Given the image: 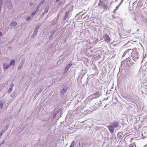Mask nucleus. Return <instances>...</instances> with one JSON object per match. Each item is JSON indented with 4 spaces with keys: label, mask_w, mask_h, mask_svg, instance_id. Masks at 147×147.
Instances as JSON below:
<instances>
[{
    "label": "nucleus",
    "mask_w": 147,
    "mask_h": 147,
    "mask_svg": "<svg viewBox=\"0 0 147 147\" xmlns=\"http://www.w3.org/2000/svg\"><path fill=\"white\" fill-rule=\"evenodd\" d=\"M102 95V93L101 92H99L98 91H96L94 94H93V96H94L96 97H99Z\"/></svg>",
    "instance_id": "8"
},
{
    "label": "nucleus",
    "mask_w": 147,
    "mask_h": 147,
    "mask_svg": "<svg viewBox=\"0 0 147 147\" xmlns=\"http://www.w3.org/2000/svg\"><path fill=\"white\" fill-rule=\"evenodd\" d=\"M92 75H93V76H95V75H94V74Z\"/></svg>",
    "instance_id": "52"
},
{
    "label": "nucleus",
    "mask_w": 147,
    "mask_h": 147,
    "mask_svg": "<svg viewBox=\"0 0 147 147\" xmlns=\"http://www.w3.org/2000/svg\"><path fill=\"white\" fill-rule=\"evenodd\" d=\"M128 147H136L135 144L134 143L130 144Z\"/></svg>",
    "instance_id": "23"
},
{
    "label": "nucleus",
    "mask_w": 147,
    "mask_h": 147,
    "mask_svg": "<svg viewBox=\"0 0 147 147\" xmlns=\"http://www.w3.org/2000/svg\"><path fill=\"white\" fill-rule=\"evenodd\" d=\"M102 4V2L101 0H100L98 4V6H100Z\"/></svg>",
    "instance_id": "32"
},
{
    "label": "nucleus",
    "mask_w": 147,
    "mask_h": 147,
    "mask_svg": "<svg viewBox=\"0 0 147 147\" xmlns=\"http://www.w3.org/2000/svg\"><path fill=\"white\" fill-rule=\"evenodd\" d=\"M136 3V1H135L134 2V3L133 4H135V3Z\"/></svg>",
    "instance_id": "50"
},
{
    "label": "nucleus",
    "mask_w": 147,
    "mask_h": 147,
    "mask_svg": "<svg viewBox=\"0 0 147 147\" xmlns=\"http://www.w3.org/2000/svg\"><path fill=\"white\" fill-rule=\"evenodd\" d=\"M128 57V55H127V57Z\"/></svg>",
    "instance_id": "57"
},
{
    "label": "nucleus",
    "mask_w": 147,
    "mask_h": 147,
    "mask_svg": "<svg viewBox=\"0 0 147 147\" xmlns=\"http://www.w3.org/2000/svg\"><path fill=\"white\" fill-rule=\"evenodd\" d=\"M94 108L95 109L94 110H96V109H97V107L95 106H94Z\"/></svg>",
    "instance_id": "46"
},
{
    "label": "nucleus",
    "mask_w": 147,
    "mask_h": 147,
    "mask_svg": "<svg viewBox=\"0 0 147 147\" xmlns=\"http://www.w3.org/2000/svg\"><path fill=\"white\" fill-rule=\"evenodd\" d=\"M119 122L117 121H114L113 123H112V124L113 127L114 128H116L118 127L119 125Z\"/></svg>",
    "instance_id": "10"
},
{
    "label": "nucleus",
    "mask_w": 147,
    "mask_h": 147,
    "mask_svg": "<svg viewBox=\"0 0 147 147\" xmlns=\"http://www.w3.org/2000/svg\"><path fill=\"white\" fill-rule=\"evenodd\" d=\"M55 32V30H53L50 33V34L49 36V38L50 39H51L52 38V36Z\"/></svg>",
    "instance_id": "18"
},
{
    "label": "nucleus",
    "mask_w": 147,
    "mask_h": 147,
    "mask_svg": "<svg viewBox=\"0 0 147 147\" xmlns=\"http://www.w3.org/2000/svg\"><path fill=\"white\" fill-rule=\"evenodd\" d=\"M146 63L147 64V61H146Z\"/></svg>",
    "instance_id": "54"
},
{
    "label": "nucleus",
    "mask_w": 147,
    "mask_h": 147,
    "mask_svg": "<svg viewBox=\"0 0 147 147\" xmlns=\"http://www.w3.org/2000/svg\"><path fill=\"white\" fill-rule=\"evenodd\" d=\"M98 105L99 106H100L102 104V102L101 101H99V102L98 103Z\"/></svg>",
    "instance_id": "40"
},
{
    "label": "nucleus",
    "mask_w": 147,
    "mask_h": 147,
    "mask_svg": "<svg viewBox=\"0 0 147 147\" xmlns=\"http://www.w3.org/2000/svg\"><path fill=\"white\" fill-rule=\"evenodd\" d=\"M15 94H16V93L15 92H13L12 93V94L14 96L15 95Z\"/></svg>",
    "instance_id": "44"
},
{
    "label": "nucleus",
    "mask_w": 147,
    "mask_h": 147,
    "mask_svg": "<svg viewBox=\"0 0 147 147\" xmlns=\"http://www.w3.org/2000/svg\"><path fill=\"white\" fill-rule=\"evenodd\" d=\"M2 34V33L1 32H0V36H1Z\"/></svg>",
    "instance_id": "48"
},
{
    "label": "nucleus",
    "mask_w": 147,
    "mask_h": 147,
    "mask_svg": "<svg viewBox=\"0 0 147 147\" xmlns=\"http://www.w3.org/2000/svg\"><path fill=\"white\" fill-rule=\"evenodd\" d=\"M107 127L108 129L110 132L111 134L113 133V132L114 129V128L113 127L112 125H109L107 126Z\"/></svg>",
    "instance_id": "4"
},
{
    "label": "nucleus",
    "mask_w": 147,
    "mask_h": 147,
    "mask_svg": "<svg viewBox=\"0 0 147 147\" xmlns=\"http://www.w3.org/2000/svg\"><path fill=\"white\" fill-rule=\"evenodd\" d=\"M89 98H90L91 100H92L94 99L97 98V97H96L94 96H93V94L90 95L89 96Z\"/></svg>",
    "instance_id": "21"
},
{
    "label": "nucleus",
    "mask_w": 147,
    "mask_h": 147,
    "mask_svg": "<svg viewBox=\"0 0 147 147\" xmlns=\"http://www.w3.org/2000/svg\"><path fill=\"white\" fill-rule=\"evenodd\" d=\"M132 50V51H130V53H131V56L133 60L136 61V60L138 58V53L136 48H134Z\"/></svg>",
    "instance_id": "2"
},
{
    "label": "nucleus",
    "mask_w": 147,
    "mask_h": 147,
    "mask_svg": "<svg viewBox=\"0 0 147 147\" xmlns=\"http://www.w3.org/2000/svg\"><path fill=\"white\" fill-rule=\"evenodd\" d=\"M68 90V88L67 86H65L64 87L60 92V94L63 95L66 93Z\"/></svg>",
    "instance_id": "5"
},
{
    "label": "nucleus",
    "mask_w": 147,
    "mask_h": 147,
    "mask_svg": "<svg viewBox=\"0 0 147 147\" xmlns=\"http://www.w3.org/2000/svg\"><path fill=\"white\" fill-rule=\"evenodd\" d=\"M6 130L4 129L2 130L1 131V132H2V133H4Z\"/></svg>",
    "instance_id": "39"
},
{
    "label": "nucleus",
    "mask_w": 147,
    "mask_h": 147,
    "mask_svg": "<svg viewBox=\"0 0 147 147\" xmlns=\"http://www.w3.org/2000/svg\"><path fill=\"white\" fill-rule=\"evenodd\" d=\"M10 67L9 65L7 64L6 63H4L3 64V68L4 71H5Z\"/></svg>",
    "instance_id": "13"
},
{
    "label": "nucleus",
    "mask_w": 147,
    "mask_h": 147,
    "mask_svg": "<svg viewBox=\"0 0 147 147\" xmlns=\"http://www.w3.org/2000/svg\"><path fill=\"white\" fill-rule=\"evenodd\" d=\"M121 3H120V4L119 5H118L117 6L116 8H115V9L114 10V11H113V13H115L116 12V11H117V10L119 8V7L121 4Z\"/></svg>",
    "instance_id": "22"
},
{
    "label": "nucleus",
    "mask_w": 147,
    "mask_h": 147,
    "mask_svg": "<svg viewBox=\"0 0 147 147\" xmlns=\"http://www.w3.org/2000/svg\"><path fill=\"white\" fill-rule=\"evenodd\" d=\"M2 135H3V133H2V132H0V138H1Z\"/></svg>",
    "instance_id": "42"
},
{
    "label": "nucleus",
    "mask_w": 147,
    "mask_h": 147,
    "mask_svg": "<svg viewBox=\"0 0 147 147\" xmlns=\"http://www.w3.org/2000/svg\"><path fill=\"white\" fill-rule=\"evenodd\" d=\"M131 59L128 57L121 63V67L123 68H125L126 67H130L131 65H133L134 63L131 62Z\"/></svg>",
    "instance_id": "1"
},
{
    "label": "nucleus",
    "mask_w": 147,
    "mask_h": 147,
    "mask_svg": "<svg viewBox=\"0 0 147 147\" xmlns=\"http://www.w3.org/2000/svg\"><path fill=\"white\" fill-rule=\"evenodd\" d=\"M41 6L38 4V5H37L36 7V11H38V10L39 8Z\"/></svg>",
    "instance_id": "29"
},
{
    "label": "nucleus",
    "mask_w": 147,
    "mask_h": 147,
    "mask_svg": "<svg viewBox=\"0 0 147 147\" xmlns=\"http://www.w3.org/2000/svg\"><path fill=\"white\" fill-rule=\"evenodd\" d=\"M47 14L44 11L42 13V14L40 16V17L41 18H42L45 15Z\"/></svg>",
    "instance_id": "30"
},
{
    "label": "nucleus",
    "mask_w": 147,
    "mask_h": 147,
    "mask_svg": "<svg viewBox=\"0 0 147 147\" xmlns=\"http://www.w3.org/2000/svg\"><path fill=\"white\" fill-rule=\"evenodd\" d=\"M72 64L70 62H69L68 64L67 65L65 69L64 70V73H66L68 70L69 68L72 66Z\"/></svg>",
    "instance_id": "6"
},
{
    "label": "nucleus",
    "mask_w": 147,
    "mask_h": 147,
    "mask_svg": "<svg viewBox=\"0 0 147 147\" xmlns=\"http://www.w3.org/2000/svg\"><path fill=\"white\" fill-rule=\"evenodd\" d=\"M8 128V126L6 125V127H5V129H4L6 131L7 129Z\"/></svg>",
    "instance_id": "41"
},
{
    "label": "nucleus",
    "mask_w": 147,
    "mask_h": 147,
    "mask_svg": "<svg viewBox=\"0 0 147 147\" xmlns=\"http://www.w3.org/2000/svg\"><path fill=\"white\" fill-rule=\"evenodd\" d=\"M22 67V66H21V65H19V66L18 67V70H20L21 68Z\"/></svg>",
    "instance_id": "37"
},
{
    "label": "nucleus",
    "mask_w": 147,
    "mask_h": 147,
    "mask_svg": "<svg viewBox=\"0 0 147 147\" xmlns=\"http://www.w3.org/2000/svg\"><path fill=\"white\" fill-rule=\"evenodd\" d=\"M64 4V3H63L62 1H60L58 4V5L59 6H61Z\"/></svg>",
    "instance_id": "28"
},
{
    "label": "nucleus",
    "mask_w": 147,
    "mask_h": 147,
    "mask_svg": "<svg viewBox=\"0 0 147 147\" xmlns=\"http://www.w3.org/2000/svg\"><path fill=\"white\" fill-rule=\"evenodd\" d=\"M132 140V138H131L130 140V142H131Z\"/></svg>",
    "instance_id": "49"
},
{
    "label": "nucleus",
    "mask_w": 147,
    "mask_h": 147,
    "mask_svg": "<svg viewBox=\"0 0 147 147\" xmlns=\"http://www.w3.org/2000/svg\"><path fill=\"white\" fill-rule=\"evenodd\" d=\"M45 1V0H43L40 3L38 4L40 5V6H41L42 5H43Z\"/></svg>",
    "instance_id": "34"
},
{
    "label": "nucleus",
    "mask_w": 147,
    "mask_h": 147,
    "mask_svg": "<svg viewBox=\"0 0 147 147\" xmlns=\"http://www.w3.org/2000/svg\"><path fill=\"white\" fill-rule=\"evenodd\" d=\"M37 12V11H33L30 14L31 16L32 17H33L35 15L36 13Z\"/></svg>",
    "instance_id": "25"
},
{
    "label": "nucleus",
    "mask_w": 147,
    "mask_h": 147,
    "mask_svg": "<svg viewBox=\"0 0 147 147\" xmlns=\"http://www.w3.org/2000/svg\"><path fill=\"white\" fill-rule=\"evenodd\" d=\"M58 116V117H61V116H60L59 117Z\"/></svg>",
    "instance_id": "51"
},
{
    "label": "nucleus",
    "mask_w": 147,
    "mask_h": 147,
    "mask_svg": "<svg viewBox=\"0 0 147 147\" xmlns=\"http://www.w3.org/2000/svg\"><path fill=\"white\" fill-rule=\"evenodd\" d=\"M59 0H56L55 2L57 3L59 1Z\"/></svg>",
    "instance_id": "45"
},
{
    "label": "nucleus",
    "mask_w": 147,
    "mask_h": 147,
    "mask_svg": "<svg viewBox=\"0 0 147 147\" xmlns=\"http://www.w3.org/2000/svg\"><path fill=\"white\" fill-rule=\"evenodd\" d=\"M146 63L147 64V61H146Z\"/></svg>",
    "instance_id": "53"
},
{
    "label": "nucleus",
    "mask_w": 147,
    "mask_h": 147,
    "mask_svg": "<svg viewBox=\"0 0 147 147\" xmlns=\"http://www.w3.org/2000/svg\"><path fill=\"white\" fill-rule=\"evenodd\" d=\"M3 103L1 102H0V108L1 109L3 108Z\"/></svg>",
    "instance_id": "31"
},
{
    "label": "nucleus",
    "mask_w": 147,
    "mask_h": 147,
    "mask_svg": "<svg viewBox=\"0 0 147 147\" xmlns=\"http://www.w3.org/2000/svg\"><path fill=\"white\" fill-rule=\"evenodd\" d=\"M124 0H121V1L120 2V3H122L123 1Z\"/></svg>",
    "instance_id": "47"
},
{
    "label": "nucleus",
    "mask_w": 147,
    "mask_h": 147,
    "mask_svg": "<svg viewBox=\"0 0 147 147\" xmlns=\"http://www.w3.org/2000/svg\"><path fill=\"white\" fill-rule=\"evenodd\" d=\"M35 36L33 34L31 36V38H34V37H35Z\"/></svg>",
    "instance_id": "38"
},
{
    "label": "nucleus",
    "mask_w": 147,
    "mask_h": 147,
    "mask_svg": "<svg viewBox=\"0 0 147 147\" xmlns=\"http://www.w3.org/2000/svg\"><path fill=\"white\" fill-rule=\"evenodd\" d=\"M118 74H118V75H117V76H118Z\"/></svg>",
    "instance_id": "56"
},
{
    "label": "nucleus",
    "mask_w": 147,
    "mask_h": 147,
    "mask_svg": "<svg viewBox=\"0 0 147 147\" xmlns=\"http://www.w3.org/2000/svg\"><path fill=\"white\" fill-rule=\"evenodd\" d=\"M49 9V7H46L45 8V11H44V12L46 13H47L48 12Z\"/></svg>",
    "instance_id": "24"
},
{
    "label": "nucleus",
    "mask_w": 147,
    "mask_h": 147,
    "mask_svg": "<svg viewBox=\"0 0 147 147\" xmlns=\"http://www.w3.org/2000/svg\"><path fill=\"white\" fill-rule=\"evenodd\" d=\"M14 86V85L13 83L11 84L10 85L9 89L8 90V94H10L12 91Z\"/></svg>",
    "instance_id": "11"
},
{
    "label": "nucleus",
    "mask_w": 147,
    "mask_h": 147,
    "mask_svg": "<svg viewBox=\"0 0 147 147\" xmlns=\"http://www.w3.org/2000/svg\"><path fill=\"white\" fill-rule=\"evenodd\" d=\"M26 59H23L22 61H21L20 63L19 64V65H21V66H22L24 65Z\"/></svg>",
    "instance_id": "20"
},
{
    "label": "nucleus",
    "mask_w": 147,
    "mask_h": 147,
    "mask_svg": "<svg viewBox=\"0 0 147 147\" xmlns=\"http://www.w3.org/2000/svg\"><path fill=\"white\" fill-rule=\"evenodd\" d=\"M39 28H40V27L38 25L36 26L35 28V30H34V31L38 32V29H39Z\"/></svg>",
    "instance_id": "27"
},
{
    "label": "nucleus",
    "mask_w": 147,
    "mask_h": 147,
    "mask_svg": "<svg viewBox=\"0 0 147 147\" xmlns=\"http://www.w3.org/2000/svg\"><path fill=\"white\" fill-rule=\"evenodd\" d=\"M101 7L104 9H107V5L105 4L103 1H102V4L101 5Z\"/></svg>",
    "instance_id": "16"
},
{
    "label": "nucleus",
    "mask_w": 147,
    "mask_h": 147,
    "mask_svg": "<svg viewBox=\"0 0 147 147\" xmlns=\"http://www.w3.org/2000/svg\"><path fill=\"white\" fill-rule=\"evenodd\" d=\"M103 38L104 40L107 43H110L111 42V39L108 34H105L103 36Z\"/></svg>",
    "instance_id": "3"
},
{
    "label": "nucleus",
    "mask_w": 147,
    "mask_h": 147,
    "mask_svg": "<svg viewBox=\"0 0 147 147\" xmlns=\"http://www.w3.org/2000/svg\"><path fill=\"white\" fill-rule=\"evenodd\" d=\"M108 99V98H105L104 99V100H107Z\"/></svg>",
    "instance_id": "43"
},
{
    "label": "nucleus",
    "mask_w": 147,
    "mask_h": 147,
    "mask_svg": "<svg viewBox=\"0 0 147 147\" xmlns=\"http://www.w3.org/2000/svg\"><path fill=\"white\" fill-rule=\"evenodd\" d=\"M132 50H131V49H128L124 53L123 55L122 56V57H123L125 56V55H127L128 54V55H129V54L130 53V52L131 51H132Z\"/></svg>",
    "instance_id": "9"
},
{
    "label": "nucleus",
    "mask_w": 147,
    "mask_h": 147,
    "mask_svg": "<svg viewBox=\"0 0 147 147\" xmlns=\"http://www.w3.org/2000/svg\"><path fill=\"white\" fill-rule=\"evenodd\" d=\"M37 32H38L34 31L33 34L36 36L37 35Z\"/></svg>",
    "instance_id": "36"
},
{
    "label": "nucleus",
    "mask_w": 147,
    "mask_h": 147,
    "mask_svg": "<svg viewBox=\"0 0 147 147\" xmlns=\"http://www.w3.org/2000/svg\"><path fill=\"white\" fill-rule=\"evenodd\" d=\"M17 24V23L16 22L13 21H12L10 24V25L11 26H12L13 27L16 26Z\"/></svg>",
    "instance_id": "17"
},
{
    "label": "nucleus",
    "mask_w": 147,
    "mask_h": 147,
    "mask_svg": "<svg viewBox=\"0 0 147 147\" xmlns=\"http://www.w3.org/2000/svg\"><path fill=\"white\" fill-rule=\"evenodd\" d=\"M23 147H26L25 146H24Z\"/></svg>",
    "instance_id": "55"
},
{
    "label": "nucleus",
    "mask_w": 147,
    "mask_h": 147,
    "mask_svg": "<svg viewBox=\"0 0 147 147\" xmlns=\"http://www.w3.org/2000/svg\"><path fill=\"white\" fill-rule=\"evenodd\" d=\"M15 60L14 59L11 60L9 64L10 66L13 65H14L15 64Z\"/></svg>",
    "instance_id": "19"
},
{
    "label": "nucleus",
    "mask_w": 147,
    "mask_h": 147,
    "mask_svg": "<svg viewBox=\"0 0 147 147\" xmlns=\"http://www.w3.org/2000/svg\"><path fill=\"white\" fill-rule=\"evenodd\" d=\"M4 1V2L6 4H9L8 6L11 8L12 7V4L11 3V1L10 0H3Z\"/></svg>",
    "instance_id": "7"
},
{
    "label": "nucleus",
    "mask_w": 147,
    "mask_h": 147,
    "mask_svg": "<svg viewBox=\"0 0 147 147\" xmlns=\"http://www.w3.org/2000/svg\"><path fill=\"white\" fill-rule=\"evenodd\" d=\"M42 90V88H41L36 93V94L34 98H36L39 95V94L41 93Z\"/></svg>",
    "instance_id": "15"
},
{
    "label": "nucleus",
    "mask_w": 147,
    "mask_h": 147,
    "mask_svg": "<svg viewBox=\"0 0 147 147\" xmlns=\"http://www.w3.org/2000/svg\"><path fill=\"white\" fill-rule=\"evenodd\" d=\"M60 112L59 110H57L53 114V116L52 119H54L56 116Z\"/></svg>",
    "instance_id": "14"
},
{
    "label": "nucleus",
    "mask_w": 147,
    "mask_h": 147,
    "mask_svg": "<svg viewBox=\"0 0 147 147\" xmlns=\"http://www.w3.org/2000/svg\"><path fill=\"white\" fill-rule=\"evenodd\" d=\"M31 17L29 16H28L26 17V20L27 21L29 20L30 19H31Z\"/></svg>",
    "instance_id": "33"
},
{
    "label": "nucleus",
    "mask_w": 147,
    "mask_h": 147,
    "mask_svg": "<svg viewBox=\"0 0 147 147\" xmlns=\"http://www.w3.org/2000/svg\"><path fill=\"white\" fill-rule=\"evenodd\" d=\"M75 145V142L74 141H72L69 147H74Z\"/></svg>",
    "instance_id": "26"
},
{
    "label": "nucleus",
    "mask_w": 147,
    "mask_h": 147,
    "mask_svg": "<svg viewBox=\"0 0 147 147\" xmlns=\"http://www.w3.org/2000/svg\"><path fill=\"white\" fill-rule=\"evenodd\" d=\"M5 142L4 141H3L1 143H0V147L2 145L4 144Z\"/></svg>",
    "instance_id": "35"
},
{
    "label": "nucleus",
    "mask_w": 147,
    "mask_h": 147,
    "mask_svg": "<svg viewBox=\"0 0 147 147\" xmlns=\"http://www.w3.org/2000/svg\"><path fill=\"white\" fill-rule=\"evenodd\" d=\"M69 11H67L65 13V16L63 18V21L66 20V19L67 18L68 16V15L69 13Z\"/></svg>",
    "instance_id": "12"
}]
</instances>
